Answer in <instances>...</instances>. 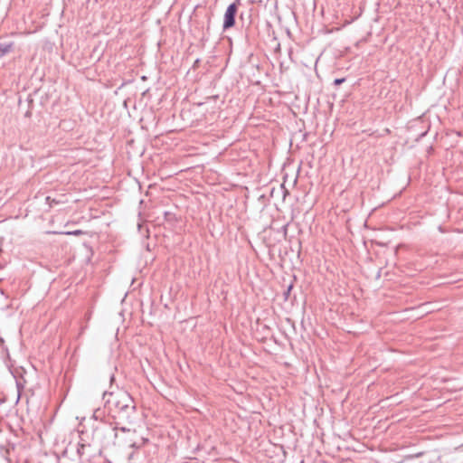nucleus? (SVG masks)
I'll list each match as a JSON object with an SVG mask.
<instances>
[{"label": "nucleus", "instance_id": "obj_1", "mask_svg": "<svg viewBox=\"0 0 463 463\" xmlns=\"http://www.w3.org/2000/svg\"><path fill=\"white\" fill-rule=\"evenodd\" d=\"M112 403L120 412H125L126 416L129 418L131 414L136 411V406L133 403V400L128 393H124L120 400L113 401L107 400L105 405H110Z\"/></svg>", "mask_w": 463, "mask_h": 463}, {"label": "nucleus", "instance_id": "obj_2", "mask_svg": "<svg viewBox=\"0 0 463 463\" xmlns=\"http://www.w3.org/2000/svg\"><path fill=\"white\" fill-rule=\"evenodd\" d=\"M239 4V0H236L235 2L230 4L226 8L222 24L223 31H226L235 25Z\"/></svg>", "mask_w": 463, "mask_h": 463}, {"label": "nucleus", "instance_id": "obj_3", "mask_svg": "<svg viewBox=\"0 0 463 463\" xmlns=\"http://www.w3.org/2000/svg\"><path fill=\"white\" fill-rule=\"evenodd\" d=\"M242 26L246 29L247 36H254L259 33L258 23L252 19L251 10L241 12L240 15Z\"/></svg>", "mask_w": 463, "mask_h": 463}, {"label": "nucleus", "instance_id": "obj_4", "mask_svg": "<svg viewBox=\"0 0 463 463\" xmlns=\"http://www.w3.org/2000/svg\"><path fill=\"white\" fill-rule=\"evenodd\" d=\"M14 48V43H0V59L9 53Z\"/></svg>", "mask_w": 463, "mask_h": 463}, {"label": "nucleus", "instance_id": "obj_5", "mask_svg": "<svg viewBox=\"0 0 463 463\" xmlns=\"http://www.w3.org/2000/svg\"><path fill=\"white\" fill-rule=\"evenodd\" d=\"M109 427H111V430L113 432L114 440H116L118 439V430H120L122 432H131V430L128 429V428H126V427H118L117 425L112 426L111 423H109ZM113 443L115 444V441H113Z\"/></svg>", "mask_w": 463, "mask_h": 463}, {"label": "nucleus", "instance_id": "obj_6", "mask_svg": "<svg viewBox=\"0 0 463 463\" xmlns=\"http://www.w3.org/2000/svg\"><path fill=\"white\" fill-rule=\"evenodd\" d=\"M164 219L169 223H174L177 221L175 214L169 211L164 213Z\"/></svg>", "mask_w": 463, "mask_h": 463}, {"label": "nucleus", "instance_id": "obj_7", "mask_svg": "<svg viewBox=\"0 0 463 463\" xmlns=\"http://www.w3.org/2000/svg\"><path fill=\"white\" fill-rule=\"evenodd\" d=\"M126 444H128L129 448H132L134 449H139L142 448V445H139V443L136 442L133 439H129L128 440L125 441Z\"/></svg>", "mask_w": 463, "mask_h": 463}, {"label": "nucleus", "instance_id": "obj_8", "mask_svg": "<svg viewBox=\"0 0 463 463\" xmlns=\"http://www.w3.org/2000/svg\"><path fill=\"white\" fill-rule=\"evenodd\" d=\"M293 288V283H290L287 288L283 292L284 300L287 301L289 299L291 290Z\"/></svg>", "mask_w": 463, "mask_h": 463}, {"label": "nucleus", "instance_id": "obj_9", "mask_svg": "<svg viewBox=\"0 0 463 463\" xmlns=\"http://www.w3.org/2000/svg\"><path fill=\"white\" fill-rule=\"evenodd\" d=\"M45 201L50 207H52L54 204L60 203V201L56 200L55 198H52L51 196H46Z\"/></svg>", "mask_w": 463, "mask_h": 463}, {"label": "nucleus", "instance_id": "obj_10", "mask_svg": "<svg viewBox=\"0 0 463 463\" xmlns=\"http://www.w3.org/2000/svg\"><path fill=\"white\" fill-rule=\"evenodd\" d=\"M86 445L85 444H82V443H79L78 444V448H77V453L81 456L83 453H84V449H85Z\"/></svg>", "mask_w": 463, "mask_h": 463}, {"label": "nucleus", "instance_id": "obj_11", "mask_svg": "<svg viewBox=\"0 0 463 463\" xmlns=\"http://www.w3.org/2000/svg\"><path fill=\"white\" fill-rule=\"evenodd\" d=\"M65 233L68 235L79 236V235L82 234L83 232L81 230H74V231L67 232Z\"/></svg>", "mask_w": 463, "mask_h": 463}, {"label": "nucleus", "instance_id": "obj_12", "mask_svg": "<svg viewBox=\"0 0 463 463\" xmlns=\"http://www.w3.org/2000/svg\"><path fill=\"white\" fill-rule=\"evenodd\" d=\"M345 81V78H337V79H335L334 85L335 86H339L342 83H344Z\"/></svg>", "mask_w": 463, "mask_h": 463}, {"label": "nucleus", "instance_id": "obj_13", "mask_svg": "<svg viewBox=\"0 0 463 463\" xmlns=\"http://www.w3.org/2000/svg\"><path fill=\"white\" fill-rule=\"evenodd\" d=\"M26 102L28 103V107H31L33 102V94H29L27 99H26Z\"/></svg>", "mask_w": 463, "mask_h": 463}, {"label": "nucleus", "instance_id": "obj_14", "mask_svg": "<svg viewBox=\"0 0 463 463\" xmlns=\"http://www.w3.org/2000/svg\"><path fill=\"white\" fill-rule=\"evenodd\" d=\"M16 387H17V390H18V393H19L18 398H19L20 397V392H21V390L24 389V384L21 383L19 381H16Z\"/></svg>", "mask_w": 463, "mask_h": 463}, {"label": "nucleus", "instance_id": "obj_15", "mask_svg": "<svg viewBox=\"0 0 463 463\" xmlns=\"http://www.w3.org/2000/svg\"><path fill=\"white\" fill-rule=\"evenodd\" d=\"M149 442V439L147 438H141V443H139V445H142L145 446L146 444H147Z\"/></svg>", "mask_w": 463, "mask_h": 463}, {"label": "nucleus", "instance_id": "obj_16", "mask_svg": "<svg viewBox=\"0 0 463 463\" xmlns=\"http://www.w3.org/2000/svg\"><path fill=\"white\" fill-rule=\"evenodd\" d=\"M32 116V112H31V107H28V109L26 110V112L24 113V117L26 118H30Z\"/></svg>", "mask_w": 463, "mask_h": 463}, {"label": "nucleus", "instance_id": "obj_17", "mask_svg": "<svg viewBox=\"0 0 463 463\" xmlns=\"http://www.w3.org/2000/svg\"><path fill=\"white\" fill-rule=\"evenodd\" d=\"M84 247L88 250V251H90L92 254V248L90 245L84 243Z\"/></svg>", "mask_w": 463, "mask_h": 463}, {"label": "nucleus", "instance_id": "obj_18", "mask_svg": "<svg viewBox=\"0 0 463 463\" xmlns=\"http://www.w3.org/2000/svg\"><path fill=\"white\" fill-rule=\"evenodd\" d=\"M100 411V410H97L94 414H93V417L95 418V420H98V417H99V412Z\"/></svg>", "mask_w": 463, "mask_h": 463}, {"label": "nucleus", "instance_id": "obj_19", "mask_svg": "<svg viewBox=\"0 0 463 463\" xmlns=\"http://www.w3.org/2000/svg\"><path fill=\"white\" fill-rule=\"evenodd\" d=\"M274 449L278 450L279 454L283 452L282 447H274Z\"/></svg>", "mask_w": 463, "mask_h": 463}, {"label": "nucleus", "instance_id": "obj_20", "mask_svg": "<svg viewBox=\"0 0 463 463\" xmlns=\"http://www.w3.org/2000/svg\"><path fill=\"white\" fill-rule=\"evenodd\" d=\"M114 380H115V376H114V374H112V375L110 376V382H112V381H114Z\"/></svg>", "mask_w": 463, "mask_h": 463}, {"label": "nucleus", "instance_id": "obj_21", "mask_svg": "<svg viewBox=\"0 0 463 463\" xmlns=\"http://www.w3.org/2000/svg\"><path fill=\"white\" fill-rule=\"evenodd\" d=\"M260 321V318L257 317L256 318V324L258 325Z\"/></svg>", "mask_w": 463, "mask_h": 463}, {"label": "nucleus", "instance_id": "obj_22", "mask_svg": "<svg viewBox=\"0 0 463 463\" xmlns=\"http://www.w3.org/2000/svg\"><path fill=\"white\" fill-rule=\"evenodd\" d=\"M141 80H146V76H142V77H141Z\"/></svg>", "mask_w": 463, "mask_h": 463}, {"label": "nucleus", "instance_id": "obj_23", "mask_svg": "<svg viewBox=\"0 0 463 463\" xmlns=\"http://www.w3.org/2000/svg\"><path fill=\"white\" fill-rule=\"evenodd\" d=\"M108 393H109L108 392H105L103 393V399L105 398V396H106Z\"/></svg>", "mask_w": 463, "mask_h": 463}, {"label": "nucleus", "instance_id": "obj_24", "mask_svg": "<svg viewBox=\"0 0 463 463\" xmlns=\"http://www.w3.org/2000/svg\"><path fill=\"white\" fill-rule=\"evenodd\" d=\"M255 84L259 85V84H260V80H256Z\"/></svg>", "mask_w": 463, "mask_h": 463}, {"label": "nucleus", "instance_id": "obj_25", "mask_svg": "<svg viewBox=\"0 0 463 463\" xmlns=\"http://www.w3.org/2000/svg\"><path fill=\"white\" fill-rule=\"evenodd\" d=\"M146 250H150L149 244H146Z\"/></svg>", "mask_w": 463, "mask_h": 463}]
</instances>
